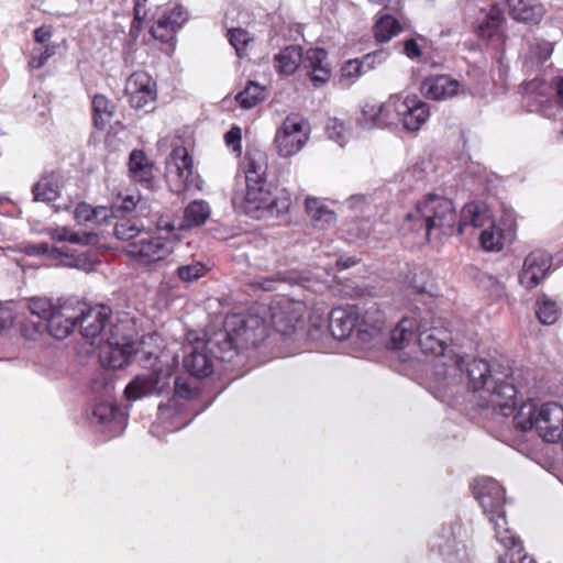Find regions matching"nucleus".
<instances>
[{
  "mask_svg": "<svg viewBox=\"0 0 563 563\" xmlns=\"http://www.w3.org/2000/svg\"><path fill=\"white\" fill-rule=\"evenodd\" d=\"M396 115L401 118L406 130L415 132L426 123L430 115V110L426 102L417 100V97L412 96L404 100L399 98V103H397L396 107Z\"/></svg>",
  "mask_w": 563,
  "mask_h": 563,
  "instance_id": "obj_20",
  "label": "nucleus"
},
{
  "mask_svg": "<svg viewBox=\"0 0 563 563\" xmlns=\"http://www.w3.org/2000/svg\"><path fill=\"white\" fill-rule=\"evenodd\" d=\"M92 112L93 125L99 130H103L106 126L103 120V113H106V97L103 95L93 96Z\"/></svg>",
  "mask_w": 563,
  "mask_h": 563,
  "instance_id": "obj_54",
  "label": "nucleus"
},
{
  "mask_svg": "<svg viewBox=\"0 0 563 563\" xmlns=\"http://www.w3.org/2000/svg\"><path fill=\"white\" fill-rule=\"evenodd\" d=\"M242 133L239 126H232L225 134L224 140L228 146L232 147V151L240 154Z\"/></svg>",
  "mask_w": 563,
  "mask_h": 563,
  "instance_id": "obj_60",
  "label": "nucleus"
},
{
  "mask_svg": "<svg viewBox=\"0 0 563 563\" xmlns=\"http://www.w3.org/2000/svg\"><path fill=\"white\" fill-rule=\"evenodd\" d=\"M514 424L521 432L534 429L547 442H559L563 438V406L555 401L538 405L529 400L520 406Z\"/></svg>",
  "mask_w": 563,
  "mask_h": 563,
  "instance_id": "obj_6",
  "label": "nucleus"
},
{
  "mask_svg": "<svg viewBox=\"0 0 563 563\" xmlns=\"http://www.w3.org/2000/svg\"><path fill=\"white\" fill-rule=\"evenodd\" d=\"M306 122L297 115L287 117L275 136V145L278 154L289 157L298 153L308 140Z\"/></svg>",
  "mask_w": 563,
  "mask_h": 563,
  "instance_id": "obj_10",
  "label": "nucleus"
},
{
  "mask_svg": "<svg viewBox=\"0 0 563 563\" xmlns=\"http://www.w3.org/2000/svg\"><path fill=\"white\" fill-rule=\"evenodd\" d=\"M242 167L244 170L246 191H250L251 188L256 189L267 185V155L265 152L249 150L245 154Z\"/></svg>",
  "mask_w": 563,
  "mask_h": 563,
  "instance_id": "obj_22",
  "label": "nucleus"
},
{
  "mask_svg": "<svg viewBox=\"0 0 563 563\" xmlns=\"http://www.w3.org/2000/svg\"><path fill=\"white\" fill-rule=\"evenodd\" d=\"M401 180L406 178H415L416 181L422 180L423 178V168L420 165H415L412 168L407 169L401 176Z\"/></svg>",
  "mask_w": 563,
  "mask_h": 563,
  "instance_id": "obj_64",
  "label": "nucleus"
},
{
  "mask_svg": "<svg viewBox=\"0 0 563 563\" xmlns=\"http://www.w3.org/2000/svg\"><path fill=\"white\" fill-rule=\"evenodd\" d=\"M399 103L398 96H390V98L383 103H366L361 112V117L357 119V123L363 129L374 128H386L391 124L389 121V109H394L396 113V107Z\"/></svg>",
  "mask_w": 563,
  "mask_h": 563,
  "instance_id": "obj_23",
  "label": "nucleus"
},
{
  "mask_svg": "<svg viewBox=\"0 0 563 563\" xmlns=\"http://www.w3.org/2000/svg\"><path fill=\"white\" fill-rule=\"evenodd\" d=\"M473 494L493 523L496 540L506 550L504 555H499L498 563H534V560L525 553L522 542L508 529L503 486L490 477L481 478L473 485Z\"/></svg>",
  "mask_w": 563,
  "mask_h": 563,
  "instance_id": "obj_3",
  "label": "nucleus"
},
{
  "mask_svg": "<svg viewBox=\"0 0 563 563\" xmlns=\"http://www.w3.org/2000/svg\"><path fill=\"white\" fill-rule=\"evenodd\" d=\"M306 210L313 221L321 223V228L324 224L330 225L335 222V213L323 206H320L317 199L308 198L306 200Z\"/></svg>",
  "mask_w": 563,
  "mask_h": 563,
  "instance_id": "obj_45",
  "label": "nucleus"
},
{
  "mask_svg": "<svg viewBox=\"0 0 563 563\" xmlns=\"http://www.w3.org/2000/svg\"><path fill=\"white\" fill-rule=\"evenodd\" d=\"M78 319L77 308L63 305L46 321V330L53 338L64 340L71 334L78 324Z\"/></svg>",
  "mask_w": 563,
  "mask_h": 563,
  "instance_id": "obj_25",
  "label": "nucleus"
},
{
  "mask_svg": "<svg viewBox=\"0 0 563 563\" xmlns=\"http://www.w3.org/2000/svg\"><path fill=\"white\" fill-rule=\"evenodd\" d=\"M328 53L325 49L317 47V48H310L307 51L306 56H302V63L305 65V68L310 69L311 73L314 70V68H319L327 63Z\"/></svg>",
  "mask_w": 563,
  "mask_h": 563,
  "instance_id": "obj_51",
  "label": "nucleus"
},
{
  "mask_svg": "<svg viewBox=\"0 0 563 563\" xmlns=\"http://www.w3.org/2000/svg\"><path fill=\"white\" fill-rule=\"evenodd\" d=\"M26 307L32 316L43 321H47L56 310L51 300L46 298H32L27 301Z\"/></svg>",
  "mask_w": 563,
  "mask_h": 563,
  "instance_id": "obj_48",
  "label": "nucleus"
},
{
  "mask_svg": "<svg viewBox=\"0 0 563 563\" xmlns=\"http://www.w3.org/2000/svg\"><path fill=\"white\" fill-rule=\"evenodd\" d=\"M49 244L42 243H23L20 245V251L27 256H48Z\"/></svg>",
  "mask_w": 563,
  "mask_h": 563,
  "instance_id": "obj_58",
  "label": "nucleus"
},
{
  "mask_svg": "<svg viewBox=\"0 0 563 563\" xmlns=\"http://www.w3.org/2000/svg\"><path fill=\"white\" fill-rule=\"evenodd\" d=\"M155 82L144 71L133 73L126 80L125 95L132 108L143 109L156 98Z\"/></svg>",
  "mask_w": 563,
  "mask_h": 563,
  "instance_id": "obj_17",
  "label": "nucleus"
},
{
  "mask_svg": "<svg viewBox=\"0 0 563 563\" xmlns=\"http://www.w3.org/2000/svg\"><path fill=\"white\" fill-rule=\"evenodd\" d=\"M265 338V327L257 318L245 319L233 316L225 322V328L200 338L213 362L231 363L242 357L244 350L256 347Z\"/></svg>",
  "mask_w": 563,
  "mask_h": 563,
  "instance_id": "obj_4",
  "label": "nucleus"
},
{
  "mask_svg": "<svg viewBox=\"0 0 563 563\" xmlns=\"http://www.w3.org/2000/svg\"><path fill=\"white\" fill-rule=\"evenodd\" d=\"M48 236L56 242H70L73 244H89L96 234L80 235L66 227H57L47 230Z\"/></svg>",
  "mask_w": 563,
  "mask_h": 563,
  "instance_id": "obj_43",
  "label": "nucleus"
},
{
  "mask_svg": "<svg viewBox=\"0 0 563 563\" xmlns=\"http://www.w3.org/2000/svg\"><path fill=\"white\" fill-rule=\"evenodd\" d=\"M211 209L203 200L190 202L184 210V225L186 228L199 227L210 217Z\"/></svg>",
  "mask_w": 563,
  "mask_h": 563,
  "instance_id": "obj_35",
  "label": "nucleus"
},
{
  "mask_svg": "<svg viewBox=\"0 0 563 563\" xmlns=\"http://www.w3.org/2000/svg\"><path fill=\"white\" fill-rule=\"evenodd\" d=\"M467 225L483 230L487 225L494 227V219L489 209L483 203H466L462 209L460 219L457 220L456 232L462 234Z\"/></svg>",
  "mask_w": 563,
  "mask_h": 563,
  "instance_id": "obj_29",
  "label": "nucleus"
},
{
  "mask_svg": "<svg viewBox=\"0 0 563 563\" xmlns=\"http://www.w3.org/2000/svg\"><path fill=\"white\" fill-rule=\"evenodd\" d=\"M400 31L401 26L398 20L389 14L380 16L374 26L375 38L379 43H386L390 41Z\"/></svg>",
  "mask_w": 563,
  "mask_h": 563,
  "instance_id": "obj_39",
  "label": "nucleus"
},
{
  "mask_svg": "<svg viewBox=\"0 0 563 563\" xmlns=\"http://www.w3.org/2000/svg\"><path fill=\"white\" fill-rule=\"evenodd\" d=\"M404 53L410 59H415L421 56V48L415 38H409L404 43Z\"/></svg>",
  "mask_w": 563,
  "mask_h": 563,
  "instance_id": "obj_62",
  "label": "nucleus"
},
{
  "mask_svg": "<svg viewBox=\"0 0 563 563\" xmlns=\"http://www.w3.org/2000/svg\"><path fill=\"white\" fill-rule=\"evenodd\" d=\"M416 330L415 309L411 318H402L390 333V341L394 349H402L415 336Z\"/></svg>",
  "mask_w": 563,
  "mask_h": 563,
  "instance_id": "obj_36",
  "label": "nucleus"
},
{
  "mask_svg": "<svg viewBox=\"0 0 563 563\" xmlns=\"http://www.w3.org/2000/svg\"><path fill=\"white\" fill-rule=\"evenodd\" d=\"M48 260L55 262L56 265L76 267L85 272L97 271L101 266L98 260H91L90 255H76L67 246H51L48 247Z\"/></svg>",
  "mask_w": 563,
  "mask_h": 563,
  "instance_id": "obj_27",
  "label": "nucleus"
},
{
  "mask_svg": "<svg viewBox=\"0 0 563 563\" xmlns=\"http://www.w3.org/2000/svg\"><path fill=\"white\" fill-rule=\"evenodd\" d=\"M417 340L424 354L434 355L431 380L435 396L443 399L449 391L459 386L464 377L463 358L449 349L450 332L438 325L431 309L415 307Z\"/></svg>",
  "mask_w": 563,
  "mask_h": 563,
  "instance_id": "obj_1",
  "label": "nucleus"
},
{
  "mask_svg": "<svg viewBox=\"0 0 563 563\" xmlns=\"http://www.w3.org/2000/svg\"><path fill=\"white\" fill-rule=\"evenodd\" d=\"M142 228L143 225L134 219L118 217V221L113 225V235L118 240L128 241L135 238Z\"/></svg>",
  "mask_w": 563,
  "mask_h": 563,
  "instance_id": "obj_44",
  "label": "nucleus"
},
{
  "mask_svg": "<svg viewBox=\"0 0 563 563\" xmlns=\"http://www.w3.org/2000/svg\"><path fill=\"white\" fill-rule=\"evenodd\" d=\"M389 56V53L386 49H377L372 53L365 54L360 58L363 68L366 74L371 70H374L379 65L384 64Z\"/></svg>",
  "mask_w": 563,
  "mask_h": 563,
  "instance_id": "obj_53",
  "label": "nucleus"
},
{
  "mask_svg": "<svg viewBox=\"0 0 563 563\" xmlns=\"http://www.w3.org/2000/svg\"><path fill=\"white\" fill-rule=\"evenodd\" d=\"M560 311L559 305L548 296L542 295L538 298L536 313L542 324H554L559 319Z\"/></svg>",
  "mask_w": 563,
  "mask_h": 563,
  "instance_id": "obj_40",
  "label": "nucleus"
},
{
  "mask_svg": "<svg viewBox=\"0 0 563 563\" xmlns=\"http://www.w3.org/2000/svg\"><path fill=\"white\" fill-rule=\"evenodd\" d=\"M460 82L446 75L428 76L421 82L422 95L431 100H444L457 93Z\"/></svg>",
  "mask_w": 563,
  "mask_h": 563,
  "instance_id": "obj_28",
  "label": "nucleus"
},
{
  "mask_svg": "<svg viewBox=\"0 0 563 563\" xmlns=\"http://www.w3.org/2000/svg\"><path fill=\"white\" fill-rule=\"evenodd\" d=\"M134 210H139L141 213L143 211V200L139 195L123 196L119 194L110 207L112 218L125 217V214Z\"/></svg>",
  "mask_w": 563,
  "mask_h": 563,
  "instance_id": "obj_38",
  "label": "nucleus"
},
{
  "mask_svg": "<svg viewBox=\"0 0 563 563\" xmlns=\"http://www.w3.org/2000/svg\"><path fill=\"white\" fill-rule=\"evenodd\" d=\"M205 266L199 262L183 265L177 268V276L185 283H192L205 275Z\"/></svg>",
  "mask_w": 563,
  "mask_h": 563,
  "instance_id": "obj_52",
  "label": "nucleus"
},
{
  "mask_svg": "<svg viewBox=\"0 0 563 563\" xmlns=\"http://www.w3.org/2000/svg\"><path fill=\"white\" fill-rule=\"evenodd\" d=\"M55 54V47L54 46H47L43 52H40V54H33L29 65L32 68L38 69L42 66L45 65L47 59Z\"/></svg>",
  "mask_w": 563,
  "mask_h": 563,
  "instance_id": "obj_61",
  "label": "nucleus"
},
{
  "mask_svg": "<svg viewBox=\"0 0 563 563\" xmlns=\"http://www.w3.org/2000/svg\"><path fill=\"white\" fill-rule=\"evenodd\" d=\"M509 14L516 21L523 23H538L544 9L537 0H508Z\"/></svg>",
  "mask_w": 563,
  "mask_h": 563,
  "instance_id": "obj_31",
  "label": "nucleus"
},
{
  "mask_svg": "<svg viewBox=\"0 0 563 563\" xmlns=\"http://www.w3.org/2000/svg\"><path fill=\"white\" fill-rule=\"evenodd\" d=\"M527 52L523 55V66L534 69L550 58L553 53V43L542 38H528Z\"/></svg>",
  "mask_w": 563,
  "mask_h": 563,
  "instance_id": "obj_32",
  "label": "nucleus"
},
{
  "mask_svg": "<svg viewBox=\"0 0 563 563\" xmlns=\"http://www.w3.org/2000/svg\"><path fill=\"white\" fill-rule=\"evenodd\" d=\"M468 386L477 394L481 408L492 409L504 417L517 406V388L510 378V368L500 363L473 360L466 368Z\"/></svg>",
  "mask_w": 563,
  "mask_h": 563,
  "instance_id": "obj_2",
  "label": "nucleus"
},
{
  "mask_svg": "<svg viewBox=\"0 0 563 563\" xmlns=\"http://www.w3.org/2000/svg\"><path fill=\"white\" fill-rule=\"evenodd\" d=\"M145 345H146V341L145 340L141 341V343H140L141 347H137V349L134 347L135 352L133 353V355L142 354L141 362L143 363L144 366H147V365H152V358L156 360L157 356L154 351L145 350V347H144Z\"/></svg>",
  "mask_w": 563,
  "mask_h": 563,
  "instance_id": "obj_63",
  "label": "nucleus"
},
{
  "mask_svg": "<svg viewBox=\"0 0 563 563\" xmlns=\"http://www.w3.org/2000/svg\"><path fill=\"white\" fill-rule=\"evenodd\" d=\"M311 279L309 273L299 272L297 269L289 271H276L269 276H258L255 277L250 285L254 287H258L264 291H274L277 289V285L280 283L288 284L291 286H302L307 287L306 283H309Z\"/></svg>",
  "mask_w": 563,
  "mask_h": 563,
  "instance_id": "obj_24",
  "label": "nucleus"
},
{
  "mask_svg": "<svg viewBox=\"0 0 563 563\" xmlns=\"http://www.w3.org/2000/svg\"><path fill=\"white\" fill-rule=\"evenodd\" d=\"M552 266L551 255L543 250H534L527 255L519 274V283L527 289L537 287Z\"/></svg>",
  "mask_w": 563,
  "mask_h": 563,
  "instance_id": "obj_15",
  "label": "nucleus"
},
{
  "mask_svg": "<svg viewBox=\"0 0 563 563\" xmlns=\"http://www.w3.org/2000/svg\"><path fill=\"white\" fill-rule=\"evenodd\" d=\"M147 0L134 1V20L131 25V34L136 37V32L140 30V23L146 18L147 11L145 9Z\"/></svg>",
  "mask_w": 563,
  "mask_h": 563,
  "instance_id": "obj_57",
  "label": "nucleus"
},
{
  "mask_svg": "<svg viewBox=\"0 0 563 563\" xmlns=\"http://www.w3.org/2000/svg\"><path fill=\"white\" fill-rule=\"evenodd\" d=\"M188 345L185 346L184 367L194 377L203 378L210 376L214 371V362L209 351L205 349L200 338L192 332L188 334Z\"/></svg>",
  "mask_w": 563,
  "mask_h": 563,
  "instance_id": "obj_13",
  "label": "nucleus"
},
{
  "mask_svg": "<svg viewBox=\"0 0 563 563\" xmlns=\"http://www.w3.org/2000/svg\"><path fill=\"white\" fill-rule=\"evenodd\" d=\"M265 98L264 89L254 81H249L246 87L236 95L235 99L244 109L254 108Z\"/></svg>",
  "mask_w": 563,
  "mask_h": 563,
  "instance_id": "obj_42",
  "label": "nucleus"
},
{
  "mask_svg": "<svg viewBox=\"0 0 563 563\" xmlns=\"http://www.w3.org/2000/svg\"><path fill=\"white\" fill-rule=\"evenodd\" d=\"M302 62V49L298 45H289L274 56L275 68L279 74L291 75Z\"/></svg>",
  "mask_w": 563,
  "mask_h": 563,
  "instance_id": "obj_33",
  "label": "nucleus"
},
{
  "mask_svg": "<svg viewBox=\"0 0 563 563\" xmlns=\"http://www.w3.org/2000/svg\"><path fill=\"white\" fill-rule=\"evenodd\" d=\"M552 89L555 90L558 102L563 107V77H554L550 85L539 78L526 82L522 100L527 110L550 118L553 114Z\"/></svg>",
  "mask_w": 563,
  "mask_h": 563,
  "instance_id": "obj_8",
  "label": "nucleus"
},
{
  "mask_svg": "<svg viewBox=\"0 0 563 563\" xmlns=\"http://www.w3.org/2000/svg\"><path fill=\"white\" fill-rule=\"evenodd\" d=\"M129 176L132 180L146 187L154 179V163L151 162L144 151L133 150L129 156Z\"/></svg>",
  "mask_w": 563,
  "mask_h": 563,
  "instance_id": "obj_30",
  "label": "nucleus"
},
{
  "mask_svg": "<svg viewBox=\"0 0 563 563\" xmlns=\"http://www.w3.org/2000/svg\"><path fill=\"white\" fill-rule=\"evenodd\" d=\"M188 15L181 5H175L172 10H165L157 15L151 25V34L162 42L169 41L174 33L187 21Z\"/></svg>",
  "mask_w": 563,
  "mask_h": 563,
  "instance_id": "obj_21",
  "label": "nucleus"
},
{
  "mask_svg": "<svg viewBox=\"0 0 563 563\" xmlns=\"http://www.w3.org/2000/svg\"><path fill=\"white\" fill-rule=\"evenodd\" d=\"M331 77V67L329 64H325L319 68H314L312 73H310V80L312 81L314 87H321L325 82L329 81Z\"/></svg>",
  "mask_w": 563,
  "mask_h": 563,
  "instance_id": "obj_59",
  "label": "nucleus"
},
{
  "mask_svg": "<svg viewBox=\"0 0 563 563\" xmlns=\"http://www.w3.org/2000/svg\"><path fill=\"white\" fill-rule=\"evenodd\" d=\"M246 203L256 210H266L271 214H282L289 210L291 200L287 192L274 196L268 184L261 188H251L245 192Z\"/></svg>",
  "mask_w": 563,
  "mask_h": 563,
  "instance_id": "obj_16",
  "label": "nucleus"
},
{
  "mask_svg": "<svg viewBox=\"0 0 563 563\" xmlns=\"http://www.w3.org/2000/svg\"><path fill=\"white\" fill-rule=\"evenodd\" d=\"M74 218L79 224L99 225L106 221V208L102 206L93 208L81 202L75 208Z\"/></svg>",
  "mask_w": 563,
  "mask_h": 563,
  "instance_id": "obj_37",
  "label": "nucleus"
},
{
  "mask_svg": "<svg viewBox=\"0 0 563 563\" xmlns=\"http://www.w3.org/2000/svg\"><path fill=\"white\" fill-rule=\"evenodd\" d=\"M192 158L186 147L173 150L166 162V178L173 192L181 195L186 192L192 183Z\"/></svg>",
  "mask_w": 563,
  "mask_h": 563,
  "instance_id": "obj_11",
  "label": "nucleus"
},
{
  "mask_svg": "<svg viewBox=\"0 0 563 563\" xmlns=\"http://www.w3.org/2000/svg\"><path fill=\"white\" fill-rule=\"evenodd\" d=\"M516 236V220L511 213H506L494 227L487 225L479 235L481 245L486 251H500L510 244Z\"/></svg>",
  "mask_w": 563,
  "mask_h": 563,
  "instance_id": "obj_14",
  "label": "nucleus"
},
{
  "mask_svg": "<svg viewBox=\"0 0 563 563\" xmlns=\"http://www.w3.org/2000/svg\"><path fill=\"white\" fill-rule=\"evenodd\" d=\"M228 38L239 57H243L246 46L252 41L250 33L246 30L240 27L229 30Z\"/></svg>",
  "mask_w": 563,
  "mask_h": 563,
  "instance_id": "obj_49",
  "label": "nucleus"
},
{
  "mask_svg": "<svg viewBox=\"0 0 563 563\" xmlns=\"http://www.w3.org/2000/svg\"><path fill=\"white\" fill-rule=\"evenodd\" d=\"M106 373L101 369L91 378L88 388L89 405L87 408V419L93 427H103L106 419Z\"/></svg>",
  "mask_w": 563,
  "mask_h": 563,
  "instance_id": "obj_19",
  "label": "nucleus"
},
{
  "mask_svg": "<svg viewBox=\"0 0 563 563\" xmlns=\"http://www.w3.org/2000/svg\"><path fill=\"white\" fill-rule=\"evenodd\" d=\"M325 131L329 139L335 141L343 146L347 142L349 131L344 123L338 118H330L327 121Z\"/></svg>",
  "mask_w": 563,
  "mask_h": 563,
  "instance_id": "obj_50",
  "label": "nucleus"
},
{
  "mask_svg": "<svg viewBox=\"0 0 563 563\" xmlns=\"http://www.w3.org/2000/svg\"><path fill=\"white\" fill-rule=\"evenodd\" d=\"M406 222L412 223V230L424 231L429 239L450 236L456 232L457 214L450 199L430 194L407 213Z\"/></svg>",
  "mask_w": 563,
  "mask_h": 563,
  "instance_id": "obj_5",
  "label": "nucleus"
},
{
  "mask_svg": "<svg viewBox=\"0 0 563 563\" xmlns=\"http://www.w3.org/2000/svg\"><path fill=\"white\" fill-rule=\"evenodd\" d=\"M169 375L162 376L161 372H153L146 375H137L131 380L124 395L129 401H135L151 395H162L169 387Z\"/></svg>",
  "mask_w": 563,
  "mask_h": 563,
  "instance_id": "obj_18",
  "label": "nucleus"
},
{
  "mask_svg": "<svg viewBox=\"0 0 563 563\" xmlns=\"http://www.w3.org/2000/svg\"><path fill=\"white\" fill-rule=\"evenodd\" d=\"M365 74L366 71L363 68L360 58L349 59L341 67L340 84H342L345 87H349L351 84H353L356 79H358Z\"/></svg>",
  "mask_w": 563,
  "mask_h": 563,
  "instance_id": "obj_46",
  "label": "nucleus"
},
{
  "mask_svg": "<svg viewBox=\"0 0 563 563\" xmlns=\"http://www.w3.org/2000/svg\"><path fill=\"white\" fill-rule=\"evenodd\" d=\"M128 421V413L121 410L118 406L111 405L109 406L108 411V434L112 432V437H118L121 434Z\"/></svg>",
  "mask_w": 563,
  "mask_h": 563,
  "instance_id": "obj_47",
  "label": "nucleus"
},
{
  "mask_svg": "<svg viewBox=\"0 0 563 563\" xmlns=\"http://www.w3.org/2000/svg\"><path fill=\"white\" fill-rule=\"evenodd\" d=\"M46 330V321L43 320H26L21 327L22 335L29 340H36L38 335Z\"/></svg>",
  "mask_w": 563,
  "mask_h": 563,
  "instance_id": "obj_55",
  "label": "nucleus"
},
{
  "mask_svg": "<svg viewBox=\"0 0 563 563\" xmlns=\"http://www.w3.org/2000/svg\"><path fill=\"white\" fill-rule=\"evenodd\" d=\"M505 18L503 11L497 7H493L485 20L478 25V36L482 38L497 40L504 42V35L500 32Z\"/></svg>",
  "mask_w": 563,
  "mask_h": 563,
  "instance_id": "obj_34",
  "label": "nucleus"
},
{
  "mask_svg": "<svg viewBox=\"0 0 563 563\" xmlns=\"http://www.w3.org/2000/svg\"><path fill=\"white\" fill-rule=\"evenodd\" d=\"M79 314L78 323H80L81 335L95 350H98V358L101 366L102 362V347L106 344V313L103 305L97 307H87L86 303L79 305L77 308Z\"/></svg>",
  "mask_w": 563,
  "mask_h": 563,
  "instance_id": "obj_9",
  "label": "nucleus"
},
{
  "mask_svg": "<svg viewBox=\"0 0 563 563\" xmlns=\"http://www.w3.org/2000/svg\"><path fill=\"white\" fill-rule=\"evenodd\" d=\"M33 195L36 201H54L59 195L58 185L52 176L43 177L33 187Z\"/></svg>",
  "mask_w": 563,
  "mask_h": 563,
  "instance_id": "obj_41",
  "label": "nucleus"
},
{
  "mask_svg": "<svg viewBox=\"0 0 563 563\" xmlns=\"http://www.w3.org/2000/svg\"><path fill=\"white\" fill-rule=\"evenodd\" d=\"M117 321L114 323L112 312H108V369H120L129 365L135 352L129 334L132 328L129 314L117 317Z\"/></svg>",
  "mask_w": 563,
  "mask_h": 563,
  "instance_id": "obj_7",
  "label": "nucleus"
},
{
  "mask_svg": "<svg viewBox=\"0 0 563 563\" xmlns=\"http://www.w3.org/2000/svg\"><path fill=\"white\" fill-rule=\"evenodd\" d=\"M173 251V240L163 236H150L128 245V254L142 265L164 261Z\"/></svg>",
  "mask_w": 563,
  "mask_h": 563,
  "instance_id": "obj_12",
  "label": "nucleus"
},
{
  "mask_svg": "<svg viewBox=\"0 0 563 563\" xmlns=\"http://www.w3.org/2000/svg\"><path fill=\"white\" fill-rule=\"evenodd\" d=\"M174 390L176 396L184 399H190L196 395V388L189 384L187 378L183 377L175 378Z\"/></svg>",
  "mask_w": 563,
  "mask_h": 563,
  "instance_id": "obj_56",
  "label": "nucleus"
},
{
  "mask_svg": "<svg viewBox=\"0 0 563 563\" xmlns=\"http://www.w3.org/2000/svg\"><path fill=\"white\" fill-rule=\"evenodd\" d=\"M357 322L355 306L338 307L329 314V329L336 340H345L350 336Z\"/></svg>",
  "mask_w": 563,
  "mask_h": 563,
  "instance_id": "obj_26",
  "label": "nucleus"
}]
</instances>
